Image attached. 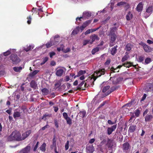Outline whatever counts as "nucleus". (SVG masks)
<instances>
[{
    "label": "nucleus",
    "instance_id": "nucleus-40",
    "mask_svg": "<svg viewBox=\"0 0 153 153\" xmlns=\"http://www.w3.org/2000/svg\"><path fill=\"white\" fill-rule=\"evenodd\" d=\"M91 20H87L84 22L82 25L85 27L91 23Z\"/></svg>",
    "mask_w": 153,
    "mask_h": 153
},
{
    "label": "nucleus",
    "instance_id": "nucleus-4",
    "mask_svg": "<svg viewBox=\"0 0 153 153\" xmlns=\"http://www.w3.org/2000/svg\"><path fill=\"white\" fill-rule=\"evenodd\" d=\"M87 84L85 81H83L78 85L77 89L75 90H85Z\"/></svg>",
    "mask_w": 153,
    "mask_h": 153
},
{
    "label": "nucleus",
    "instance_id": "nucleus-57",
    "mask_svg": "<svg viewBox=\"0 0 153 153\" xmlns=\"http://www.w3.org/2000/svg\"><path fill=\"white\" fill-rule=\"evenodd\" d=\"M19 108L23 112H24L25 110L26 109V108L25 106L22 105L21 107H19Z\"/></svg>",
    "mask_w": 153,
    "mask_h": 153
},
{
    "label": "nucleus",
    "instance_id": "nucleus-48",
    "mask_svg": "<svg viewBox=\"0 0 153 153\" xmlns=\"http://www.w3.org/2000/svg\"><path fill=\"white\" fill-rule=\"evenodd\" d=\"M33 48L31 45H29V46H28L27 48H25L24 49V50L26 51V52H27L30 50L33 49Z\"/></svg>",
    "mask_w": 153,
    "mask_h": 153
},
{
    "label": "nucleus",
    "instance_id": "nucleus-30",
    "mask_svg": "<svg viewBox=\"0 0 153 153\" xmlns=\"http://www.w3.org/2000/svg\"><path fill=\"white\" fill-rule=\"evenodd\" d=\"M83 17H90L91 16V13L90 12H85L83 13Z\"/></svg>",
    "mask_w": 153,
    "mask_h": 153
},
{
    "label": "nucleus",
    "instance_id": "nucleus-34",
    "mask_svg": "<svg viewBox=\"0 0 153 153\" xmlns=\"http://www.w3.org/2000/svg\"><path fill=\"white\" fill-rule=\"evenodd\" d=\"M41 91L42 94L45 95L48 94L49 93V90L46 88H44L42 89Z\"/></svg>",
    "mask_w": 153,
    "mask_h": 153
},
{
    "label": "nucleus",
    "instance_id": "nucleus-1",
    "mask_svg": "<svg viewBox=\"0 0 153 153\" xmlns=\"http://www.w3.org/2000/svg\"><path fill=\"white\" fill-rule=\"evenodd\" d=\"M8 139L10 141L22 140V137H21L20 133L19 132H13L8 137Z\"/></svg>",
    "mask_w": 153,
    "mask_h": 153
},
{
    "label": "nucleus",
    "instance_id": "nucleus-31",
    "mask_svg": "<svg viewBox=\"0 0 153 153\" xmlns=\"http://www.w3.org/2000/svg\"><path fill=\"white\" fill-rule=\"evenodd\" d=\"M117 28L116 27H113L111 28L109 35L116 34L115 32Z\"/></svg>",
    "mask_w": 153,
    "mask_h": 153
},
{
    "label": "nucleus",
    "instance_id": "nucleus-52",
    "mask_svg": "<svg viewBox=\"0 0 153 153\" xmlns=\"http://www.w3.org/2000/svg\"><path fill=\"white\" fill-rule=\"evenodd\" d=\"M27 22L28 24H31V21L32 20V18L31 16H29L27 18Z\"/></svg>",
    "mask_w": 153,
    "mask_h": 153
},
{
    "label": "nucleus",
    "instance_id": "nucleus-36",
    "mask_svg": "<svg viewBox=\"0 0 153 153\" xmlns=\"http://www.w3.org/2000/svg\"><path fill=\"white\" fill-rule=\"evenodd\" d=\"M99 50V48L98 47H97L95 48H93L91 52V53L92 55H94L95 53L98 52Z\"/></svg>",
    "mask_w": 153,
    "mask_h": 153
},
{
    "label": "nucleus",
    "instance_id": "nucleus-16",
    "mask_svg": "<svg viewBox=\"0 0 153 153\" xmlns=\"http://www.w3.org/2000/svg\"><path fill=\"white\" fill-rule=\"evenodd\" d=\"M137 128V126L135 125L131 124L128 129V131L130 133H132L135 131Z\"/></svg>",
    "mask_w": 153,
    "mask_h": 153
},
{
    "label": "nucleus",
    "instance_id": "nucleus-8",
    "mask_svg": "<svg viewBox=\"0 0 153 153\" xmlns=\"http://www.w3.org/2000/svg\"><path fill=\"white\" fill-rule=\"evenodd\" d=\"M105 69L102 68L99 69L98 71H97L95 72L96 74L97 77H99L102 75H103L105 74Z\"/></svg>",
    "mask_w": 153,
    "mask_h": 153
},
{
    "label": "nucleus",
    "instance_id": "nucleus-49",
    "mask_svg": "<svg viewBox=\"0 0 153 153\" xmlns=\"http://www.w3.org/2000/svg\"><path fill=\"white\" fill-rule=\"evenodd\" d=\"M33 11H39L41 12H43V11L42 10V8H39V9H37V8H34V7L33 8L32 11V12H33Z\"/></svg>",
    "mask_w": 153,
    "mask_h": 153
},
{
    "label": "nucleus",
    "instance_id": "nucleus-39",
    "mask_svg": "<svg viewBox=\"0 0 153 153\" xmlns=\"http://www.w3.org/2000/svg\"><path fill=\"white\" fill-rule=\"evenodd\" d=\"M42 59L43 61L40 64L41 65L44 64L48 61V58L47 57H45L43 58Z\"/></svg>",
    "mask_w": 153,
    "mask_h": 153
},
{
    "label": "nucleus",
    "instance_id": "nucleus-20",
    "mask_svg": "<svg viewBox=\"0 0 153 153\" xmlns=\"http://www.w3.org/2000/svg\"><path fill=\"white\" fill-rule=\"evenodd\" d=\"M143 8V3L142 2H140L137 5L136 9L137 11L140 12L142 10Z\"/></svg>",
    "mask_w": 153,
    "mask_h": 153
},
{
    "label": "nucleus",
    "instance_id": "nucleus-35",
    "mask_svg": "<svg viewBox=\"0 0 153 153\" xmlns=\"http://www.w3.org/2000/svg\"><path fill=\"white\" fill-rule=\"evenodd\" d=\"M22 69V68L21 66L18 67H15L13 68V69L14 71L16 72H19Z\"/></svg>",
    "mask_w": 153,
    "mask_h": 153
},
{
    "label": "nucleus",
    "instance_id": "nucleus-63",
    "mask_svg": "<svg viewBox=\"0 0 153 153\" xmlns=\"http://www.w3.org/2000/svg\"><path fill=\"white\" fill-rule=\"evenodd\" d=\"M108 123L110 125H113L115 123V122H113L111 120H108Z\"/></svg>",
    "mask_w": 153,
    "mask_h": 153
},
{
    "label": "nucleus",
    "instance_id": "nucleus-33",
    "mask_svg": "<svg viewBox=\"0 0 153 153\" xmlns=\"http://www.w3.org/2000/svg\"><path fill=\"white\" fill-rule=\"evenodd\" d=\"M46 143H43L40 147V150L42 152H45L46 150Z\"/></svg>",
    "mask_w": 153,
    "mask_h": 153
},
{
    "label": "nucleus",
    "instance_id": "nucleus-45",
    "mask_svg": "<svg viewBox=\"0 0 153 153\" xmlns=\"http://www.w3.org/2000/svg\"><path fill=\"white\" fill-rule=\"evenodd\" d=\"M11 49H9L8 51H7L4 52L3 53V55L5 56H8V55H10L11 53Z\"/></svg>",
    "mask_w": 153,
    "mask_h": 153
},
{
    "label": "nucleus",
    "instance_id": "nucleus-12",
    "mask_svg": "<svg viewBox=\"0 0 153 153\" xmlns=\"http://www.w3.org/2000/svg\"><path fill=\"white\" fill-rule=\"evenodd\" d=\"M90 38L91 39V41H90V44H92L95 40H99L100 39V38L98 37V36L95 34H94L91 35L90 36Z\"/></svg>",
    "mask_w": 153,
    "mask_h": 153
},
{
    "label": "nucleus",
    "instance_id": "nucleus-24",
    "mask_svg": "<svg viewBox=\"0 0 153 153\" xmlns=\"http://www.w3.org/2000/svg\"><path fill=\"white\" fill-rule=\"evenodd\" d=\"M106 145L108 148H112L113 146L112 141L110 139H108V140Z\"/></svg>",
    "mask_w": 153,
    "mask_h": 153
},
{
    "label": "nucleus",
    "instance_id": "nucleus-2",
    "mask_svg": "<svg viewBox=\"0 0 153 153\" xmlns=\"http://www.w3.org/2000/svg\"><path fill=\"white\" fill-rule=\"evenodd\" d=\"M10 58L14 64H17L20 62L21 61L20 59L15 54H12L10 57Z\"/></svg>",
    "mask_w": 153,
    "mask_h": 153
},
{
    "label": "nucleus",
    "instance_id": "nucleus-21",
    "mask_svg": "<svg viewBox=\"0 0 153 153\" xmlns=\"http://www.w3.org/2000/svg\"><path fill=\"white\" fill-rule=\"evenodd\" d=\"M133 14L130 11H129L126 16V18L127 21H130L132 19Z\"/></svg>",
    "mask_w": 153,
    "mask_h": 153
},
{
    "label": "nucleus",
    "instance_id": "nucleus-54",
    "mask_svg": "<svg viewBox=\"0 0 153 153\" xmlns=\"http://www.w3.org/2000/svg\"><path fill=\"white\" fill-rule=\"evenodd\" d=\"M128 59V57L126 56L125 55L122 58L121 61L122 62H124L126 60Z\"/></svg>",
    "mask_w": 153,
    "mask_h": 153
},
{
    "label": "nucleus",
    "instance_id": "nucleus-46",
    "mask_svg": "<svg viewBox=\"0 0 153 153\" xmlns=\"http://www.w3.org/2000/svg\"><path fill=\"white\" fill-rule=\"evenodd\" d=\"M134 113L136 117H138L140 113V111L138 109H137L135 110Z\"/></svg>",
    "mask_w": 153,
    "mask_h": 153
},
{
    "label": "nucleus",
    "instance_id": "nucleus-7",
    "mask_svg": "<svg viewBox=\"0 0 153 153\" xmlns=\"http://www.w3.org/2000/svg\"><path fill=\"white\" fill-rule=\"evenodd\" d=\"M62 115L64 118L66 120L67 123L69 125H71L72 123V120L68 117L67 113L66 112H63Z\"/></svg>",
    "mask_w": 153,
    "mask_h": 153
},
{
    "label": "nucleus",
    "instance_id": "nucleus-37",
    "mask_svg": "<svg viewBox=\"0 0 153 153\" xmlns=\"http://www.w3.org/2000/svg\"><path fill=\"white\" fill-rule=\"evenodd\" d=\"M39 71L38 70H35L32 72H31L29 74V75L31 77H33L36 75Z\"/></svg>",
    "mask_w": 153,
    "mask_h": 153
},
{
    "label": "nucleus",
    "instance_id": "nucleus-41",
    "mask_svg": "<svg viewBox=\"0 0 153 153\" xmlns=\"http://www.w3.org/2000/svg\"><path fill=\"white\" fill-rule=\"evenodd\" d=\"M61 82L60 81H57L55 84V89H56L59 87L61 85Z\"/></svg>",
    "mask_w": 153,
    "mask_h": 153
},
{
    "label": "nucleus",
    "instance_id": "nucleus-56",
    "mask_svg": "<svg viewBox=\"0 0 153 153\" xmlns=\"http://www.w3.org/2000/svg\"><path fill=\"white\" fill-rule=\"evenodd\" d=\"M110 62L111 59H108L105 63V65H108L110 64Z\"/></svg>",
    "mask_w": 153,
    "mask_h": 153
},
{
    "label": "nucleus",
    "instance_id": "nucleus-28",
    "mask_svg": "<svg viewBox=\"0 0 153 153\" xmlns=\"http://www.w3.org/2000/svg\"><path fill=\"white\" fill-rule=\"evenodd\" d=\"M79 27L77 26L76 28L72 32L71 34L75 35L77 34L79 32Z\"/></svg>",
    "mask_w": 153,
    "mask_h": 153
},
{
    "label": "nucleus",
    "instance_id": "nucleus-17",
    "mask_svg": "<svg viewBox=\"0 0 153 153\" xmlns=\"http://www.w3.org/2000/svg\"><path fill=\"white\" fill-rule=\"evenodd\" d=\"M64 71L63 69L60 68L57 70L56 72V75L58 76H61L63 75Z\"/></svg>",
    "mask_w": 153,
    "mask_h": 153
},
{
    "label": "nucleus",
    "instance_id": "nucleus-51",
    "mask_svg": "<svg viewBox=\"0 0 153 153\" xmlns=\"http://www.w3.org/2000/svg\"><path fill=\"white\" fill-rule=\"evenodd\" d=\"M144 58V57L142 56H139L138 59V62H143Z\"/></svg>",
    "mask_w": 153,
    "mask_h": 153
},
{
    "label": "nucleus",
    "instance_id": "nucleus-9",
    "mask_svg": "<svg viewBox=\"0 0 153 153\" xmlns=\"http://www.w3.org/2000/svg\"><path fill=\"white\" fill-rule=\"evenodd\" d=\"M117 125L116 124L111 126V127H108L107 129V134L109 135L112 133V132L114 131L116 128Z\"/></svg>",
    "mask_w": 153,
    "mask_h": 153
},
{
    "label": "nucleus",
    "instance_id": "nucleus-13",
    "mask_svg": "<svg viewBox=\"0 0 153 153\" xmlns=\"http://www.w3.org/2000/svg\"><path fill=\"white\" fill-rule=\"evenodd\" d=\"M153 119V116L151 114H148L145 117L146 122H150Z\"/></svg>",
    "mask_w": 153,
    "mask_h": 153
},
{
    "label": "nucleus",
    "instance_id": "nucleus-6",
    "mask_svg": "<svg viewBox=\"0 0 153 153\" xmlns=\"http://www.w3.org/2000/svg\"><path fill=\"white\" fill-rule=\"evenodd\" d=\"M140 44L143 46V48L146 52L149 53L152 51V48L144 43L141 42Z\"/></svg>",
    "mask_w": 153,
    "mask_h": 153
},
{
    "label": "nucleus",
    "instance_id": "nucleus-3",
    "mask_svg": "<svg viewBox=\"0 0 153 153\" xmlns=\"http://www.w3.org/2000/svg\"><path fill=\"white\" fill-rule=\"evenodd\" d=\"M86 73L85 71L81 70L78 72L77 74L74 77V78H75L77 77L80 76L79 79L81 80H83L85 78V76L83 74Z\"/></svg>",
    "mask_w": 153,
    "mask_h": 153
},
{
    "label": "nucleus",
    "instance_id": "nucleus-14",
    "mask_svg": "<svg viewBox=\"0 0 153 153\" xmlns=\"http://www.w3.org/2000/svg\"><path fill=\"white\" fill-rule=\"evenodd\" d=\"M31 130H29L27 131L24 133L22 134V140H24L27 137H28L31 133Z\"/></svg>",
    "mask_w": 153,
    "mask_h": 153
},
{
    "label": "nucleus",
    "instance_id": "nucleus-29",
    "mask_svg": "<svg viewBox=\"0 0 153 153\" xmlns=\"http://www.w3.org/2000/svg\"><path fill=\"white\" fill-rule=\"evenodd\" d=\"M22 112H19L18 111L14 112L13 114V117L14 118H16L17 117H20L21 116V114Z\"/></svg>",
    "mask_w": 153,
    "mask_h": 153
},
{
    "label": "nucleus",
    "instance_id": "nucleus-61",
    "mask_svg": "<svg viewBox=\"0 0 153 153\" xmlns=\"http://www.w3.org/2000/svg\"><path fill=\"white\" fill-rule=\"evenodd\" d=\"M95 139L94 138H92L90 139L89 141V143L90 144L93 143L95 141Z\"/></svg>",
    "mask_w": 153,
    "mask_h": 153
},
{
    "label": "nucleus",
    "instance_id": "nucleus-42",
    "mask_svg": "<svg viewBox=\"0 0 153 153\" xmlns=\"http://www.w3.org/2000/svg\"><path fill=\"white\" fill-rule=\"evenodd\" d=\"M120 78H114L113 81H112V83L113 84L116 85L118 84L119 82V80H120Z\"/></svg>",
    "mask_w": 153,
    "mask_h": 153
},
{
    "label": "nucleus",
    "instance_id": "nucleus-10",
    "mask_svg": "<svg viewBox=\"0 0 153 153\" xmlns=\"http://www.w3.org/2000/svg\"><path fill=\"white\" fill-rule=\"evenodd\" d=\"M119 87V86H114L110 88V89L108 90L105 94L106 95H108L111 93L118 89Z\"/></svg>",
    "mask_w": 153,
    "mask_h": 153
},
{
    "label": "nucleus",
    "instance_id": "nucleus-60",
    "mask_svg": "<svg viewBox=\"0 0 153 153\" xmlns=\"http://www.w3.org/2000/svg\"><path fill=\"white\" fill-rule=\"evenodd\" d=\"M55 54L56 53L54 52H50L49 53L50 56L51 58L53 56H54L55 55Z\"/></svg>",
    "mask_w": 153,
    "mask_h": 153
},
{
    "label": "nucleus",
    "instance_id": "nucleus-64",
    "mask_svg": "<svg viewBox=\"0 0 153 153\" xmlns=\"http://www.w3.org/2000/svg\"><path fill=\"white\" fill-rule=\"evenodd\" d=\"M91 32V29H89L87 30L85 33V34L86 35L88 34Z\"/></svg>",
    "mask_w": 153,
    "mask_h": 153
},
{
    "label": "nucleus",
    "instance_id": "nucleus-59",
    "mask_svg": "<svg viewBox=\"0 0 153 153\" xmlns=\"http://www.w3.org/2000/svg\"><path fill=\"white\" fill-rule=\"evenodd\" d=\"M39 144V142H37L33 148V151H35L37 149V148L38 147Z\"/></svg>",
    "mask_w": 153,
    "mask_h": 153
},
{
    "label": "nucleus",
    "instance_id": "nucleus-26",
    "mask_svg": "<svg viewBox=\"0 0 153 153\" xmlns=\"http://www.w3.org/2000/svg\"><path fill=\"white\" fill-rule=\"evenodd\" d=\"M59 39V36L58 35H56L54 38V41H53V45H55L59 42V40L58 39Z\"/></svg>",
    "mask_w": 153,
    "mask_h": 153
},
{
    "label": "nucleus",
    "instance_id": "nucleus-55",
    "mask_svg": "<svg viewBox=\"0 0 153 153\" xmlns=\"http://www.w3.org/2000/svg\"><path fill=\"white\" fill-rule=\"evenodd\" d=\"M69 141H67V142L66 143L65 145V150H67L69 148Z\"/></svg>",
    "mask_w": 153,
    "mask_h": 153
},
{
    "label": "nucleus",
    "instance_id": "nucleus-43",
    "mask_svg": "<svg viewBox=\"0 0 153 153\" xmlns=\"http://www.w3.org/2000/svg\"><path fill=\"white\" fill-rule=\"evenodd\" d=\"M110 88V86L109 85H107L105 86H104L103 87L102 89V92L103 93L105 92L106 91L109 90V89Z\"/></svg>",
    "mask_w": 153,
    "mask_h": 153
},
{
    "label": "nucleus",
    "instance_id": "nucleus-62",
    "mask_svg": "<svg viewBox=\"0 0 153 153\" xmlns=\"http://www.w3.org/2000/svg\"><path fill=\"white\" fill-rule=\"evenodd\" d=\"M146 94H144L142 98L141 99V101H143L146 99Z\"/></svg>",
    "mask_w": 153,
    "mask_h": 153
},
{
    "label": "nucleus",
    "instance_id": "nucleus-25",
    "mask_svg": "<svg viewBox=\"0 0 153 153\" xmlns=\"http://www.w3.org/2000/svg\"><path fill=\"white\" fill-rule=\"evenodd\" d=\"M132 47L133 45L131 44L128 43L126 45L125 50L126 51H130L131 50Z\"/></svg>",
    "mask_w": 153,
    "mask_h": 153
},
{
    "label": "nucleus",
    "instance_id": "nucleus-22",
    "mask_svg": "<svg viewBox=\"0 0 153 153\" xmlns=\"http://www.w3.org/2000/svg\"><path fill=\"white\" fill-rule=\"evenodd\" d=\"M30 146L28 145L25 148L23 149L22 151L23 153H28L30 151Z\"/></svg>",
    "mask_w": 153,
    "mask_h": 153
},
{
    "label": "nucleus",
    "instance_id": "nucleus-19",
    "mask_svg": "<svg viewBox=\"0 0 153 153\" xmlns=\"http://www.w3.org/2000/svg\"><path fill=\"white\" fill-rule=\"evenodd\" d=\"M122 65L126 68H129L131 66L134 67L133 64V63L130 62H125L122 64Z\"/></svg>",
    "mask_w": 153,
    "mask_h": 153
},
{
    "label": "nucleus",
    "instance_id": "nucleus-18",
    "mask_svg": "<svg viewBox=\"0 0 153 153\" xmlns=\"http://www.w3.org/2000/svg\"><path fill=\"white\" fill-rule=\"evenodd\" d=\"M30 87L34 89H36L38 88L36 82L33 80H32L30 82Z\"/></svg>",
    "mask_w": 153,
    "mask_h": 153
},
{
    "label": "nucleus",
    "instance_id": "nucleus-27",
    "mask_svg": "<svg viewBox=\"0 0 153 153\" xmlns=\"http://www.w3.org/2000/svg\"><path fill=\"white\" fill-rule=\"evenodd\" d=\"M117 46L116 45L113 48H112L111 51V54L112 55L114 56L116 53L117 51Z\"/></svg>",
    "mask_w": 153,
    "mask_h": 153
},
{
    "label": "nucleus",
    "instance_id": "nucleus-58",
    "mask_svg": "<svg viewBox=\"0 0 153 153\" xmlns=\"http://www.w3.org/2000/svg\"><path fill=\"white\" fill-rule=\"evenodd\" d=\"M49 127V126L47 123L45 126L42 127L41 130L42 131H44L45 129L48 128Z\"/></svg>",
    "mask_w": 153,
    "mask_h": 153
},
{
    "label": "nucleus",
    "instance_id": "nucleus-5",
    "mask_svg": "<svg viewBox=\"0 0 153 153\" xmlns=\"http://www.w3.org/2000/svg\"><path fill=\"white\" fill-rule=\"evenodd\" d=\"M130 145L128 142H126L123 144L122 149L123 152H128L130 150Z\"/></svg>",
    "mask_w": 153,
    "mask_h": 153
},
{
    "label": "nucleus",
    "instance_id": "nucleus-11",
    "mask_svg": "<svg viewBox=\"0 0 153 153\" xmlns=\"http://www.w3.org/2000/svg\"><path fill=\"white\" fill-rule=\"evenodd\" d=\"M86 150L88 153H93L94 151V148L92 145H90L86 147Z\"/></svg>",
    "mask_w": 153,
    "mask_h": 153
},
{
    "label": "nucleus",
    "instance_id": "nucleus-44",
    "mask_svg": "<svg viewBox=\"0 0 153 153\" xmlns=\"http://www.w3.org/2000/svg\"><path fill=\"white\" fill-rule=\"evenodd\" d=\"M53 45V41H51L46 44V45L47 48H49L51 46Z\"/></svg>",
    "mask_w": 153,
    "mask_h": 153
},
{
    "label": "nucleus",
    "instance_id": "nucleus-32",
    "mask_svg": "<svg viewBox=\"0 0 153 153\" xmlns=\"http://www.w3.org/2000/svg\"><path fill=\"white\" fill-rule=\"evenodd\" d=\"M79 116L82 118H83L85 117L86 114V111L85 110H83L82 111H80L79 113Z\"/></svg>",
    "mask_w": 153,
    "mask_h": 153
},
{
    "label": "nucleus",
    "instance_id": "nucleus-23",
    "mask_svg": "<svg viewBox=\"0 0 153 153\" xmlns=\"http://www.w3.org/2000/svg\"><path fill=\"white\" fill-rule=\"evenodd\" d=\"M109 36H111V39H110V42L111 43H113V42L115 41L117 38V35L116 34H114L111 35H109Z\"/></svg>",
    "mask_w": 153,
    "mask_h": 153
},
{
    "label": "nucleus",
    "instance_id": "nucleus-53",
    "mask_svg": "<svg viewBox=\"0 0 153 153\" xmlns=\"http://www.w3.org/2000/svg\"><path fill=\"white\" fill-rule=\"evenodd\" d=\"M126 4V3L125 2L123 1H121L120 2H118L117 4V6H120L122 5H123L124 4Z\"/></svg>",
    "mask_w": 153,
    "mask_h": 153
},
{
    "label": "nucleus",
    "instance_id": "nucleus-47",
    "mask_svg": "<svg viewBox=\"0 0 153 153\" xmlns=\"http://www.w3.org/2000/svg\"><path fill=\"white\" fill-rule=\"evenodd\" d=\"M151 61V59L150 58L148 57L147 58L145 61V64H149Z\"/></svg>",
    "mask_w": 153,
    "mask_h": 153
},
{
    "label": "nucleus",
    "instance_id": "nucleus-50",
    "mask_svg": "<svg viewBox=\"0 0 153 153\" xmlns=\"http://www.w3.org/2000/svg\"><path fill=\"white\" fill-rule=\"evenodd\" d=\"M90 42V40H85L83 41V45L85 46Z\"/></svg>",
    "mask_w": 153,
    "mask_h": 153
},
{
    "label": "nucleus",
    "instance_id": "nucleus-15",
    "mask_svg": "<svg viewBox=\"0 0 153 153\" xmlns=\"http://www.w3.org/2000/svg\"><path fill=\"white\" fill-rule=\"evenodd\" d=\"M145 90L147 91H151L153 90V84L152 83H149L145 88Z\"/></svg>",
    "mask_w": 153,
    "mask_h": 153
},
{
    "label": "nucleus",
    "instance_id": "nucleus-38",
    "mask_svg": "<svg viewBox=\"0 0 153 153\" xmlns=\"http://www.w3.org/2000/svg\"><path fill=\"white\" fill-rule=\"evenodd\" d=\"M153 7L152 6H149L146 10V12L147 13L151 14L152 13L153 11Z\"/></svg>",
    "mask_w": 153,
    "mask_h": 153
}]
</instances>
